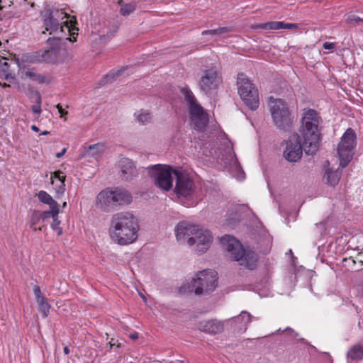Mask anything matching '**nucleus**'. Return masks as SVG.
<instances>
[{"mask_svg":"<svg viewBox=\"0 0 363 363\" xmlns=\"http://www.w3.org/2000/svg\"><path fill=\"white\" fill-rule=\"evenodd\" d=\"M322 121L319 113L314 109L305 108L302 114L300 135L306 155H314L319 148L321 138L319 125Z\"/></svg>","mask_w":363,"mask_h":363,"instance_id":"nucleus-1","label":"nucleus"},{"mask_svg":"<svg viewBox=\"0 0 363 363\" xmlns=\"http://www.w3.org/2000/svg\"><path fill=\"white\" fill-rule=\"evenodd\" d=\"M139 225L137 219L130 212H119L113 215L110 234L119 245L133 243L138 238Z\"/></svg>","mask_w":363,"mask_h":363,"instance_id":"nucleus-2","label":"nucleus"},{"mask_svg":"<svg viewBox=\"0 0 363 363\" xmlns=\"http://www.w3.org/2000/svg\"><path fill=\"white\" fill-rule=\"evenodd\" d=\"M176 237L182 243H187L190 246L195 245V250L200 253L205 252L212 241L210 231L186 222H180L177 224Z\"/></svg>","mask_w":363,"mask_h":363,"instance_id":"nucleus-3","label":"nucleus"},{"mask_svg":"<svg viewBox=\"0 0 363 363\" xmlns=\"http://www.w3.org/2000/svg\"><path fill=\"white\" fill-rule=\"evenodd\" d=\"M225 250L230 253L232 259L239 264L253 270L257 267L258 255L249 248H244L241 243L230 235H225L220 239Z\"/></svg>","mask_w":363,"mask_h":363,"instance_id":"nucleus-4","label":"nucleus"},{"mask_svg":"<svg viewBox=\"0 0 363 363\" xmlns=\"http://www.w3.org/2000/svg\"><path fill=\"white\" fill-rule=\"evenodd\" d=\"M269 106L274 125L281 130H290L294 124V118L287 103L281 99L271 96Z\"/></svg>","mask_w":363,"mask_h":363,"instance_id":"nucleus-5","label":"nucleus"},{"mask_svg":"<svg viewBox=\"0 0 363 363\" xmlns=\"http://www.w3.org/2000/svg\"><path fill=\"white\" fill-rule=\"evenodd\" d=\"M217 285V272L211 269H205L196 274L189 288L197 295H206L213 291Z\"/></svg>","mask_w":363,"mask_h":363,"instance_id":"nucleus-6","label":"nucleus"},{"mask_svg":"<svg viewBox=\"0 0 363 363\" xmlns=\"http://www.w3.org/2000/svg\"><path fill=\"white\" fill-rule=\"evenodd\" d=\"M174 176L175 178L174 192L179 198L192 200L196 203L201 200L197 196L196 185L188 173L181 170H175L174 171Z\"/></svg>","mask_w":363,"mask_h":363,"instance_id":"nucleus-7","label":"nucleus"},{"mask_svg":"<svg viewBox=\"0 0 363 363\" xmlns=\"http://www.w3.org/2000/svg\"><path fill=\"white\" fill-rule=\"evenodd\" d=\"M238 92L245 104L252 111L259 105V94L257 87L242 73L238 74L237 79Z\"/></svg>","mask_w":363,"mask_h":363,"instance_id":"nucleus-8","label":"nucleus"},{"mask_svg":"<svg viewBox=\"0 0 363 363\" xmlns=\"http://www.w3.org/2000/svg\"><path fill=\"white\" fill-rule=\"evenodd\" d=\"M356 145L357 135L355 131L349 128L342 136L337 147V154L341 168L345 167L352 159Z\"/></svg>","mask_w":363,"mask_h":363,"instance_id":"nucleus-9","label":"nucleus"},{"mask_svg":"<svg viewBox=\"0 0 363 363\" xmlns=\"http://www.w3.org/2000/svg\"><path fill=\"white\" fill-rule=\"evenodd\" d=\"M169 166L155 164L148 168L149 175L157 187L169 191L172 187L174 171Z\"/></svg>","mask_w":363,"mask_h":363,"instance_id":"nucleus-10","label":"nucleus"},{"mask_svg":"<svg viewBox=\"0 0 363 363\" xmlns=\"http://www.w3.org/2000/svg\"><path fill=\"white\" fill-rule=\"evenodd\" d=\"M47 43L50 48L45 50L46 63L56 64L67 59L69 54L60 38H49Z\"/></svg>","mask_w":363,"mask_h":363,"instance_id":"nucleus-11","label":"nucleus"},{"mask_svg":"<svg viewBox=\"0 0 363 363\" xmlns=\"http://www.w3.org/2000/svg\"><path fill=\"white\" fill-rule=\"evenodd\" d=\"M221 82V77L216 66H211L201 72V76L199 82V86L202 92L209 95L218 89Z\"/></svg>","mask_w":363,"mask_h":363,"instance_id":"nucleus-12","label":"nucleus"},{"mask_svg":"<svg viewBox=\"0 0 363 363\" xmlns=\"http://www.w3.org/2000/svg\"><path fill=\"white\" fill-rule=\"evenodd\" d=\"M304 150L303 143L298 134L291 135L286 141L284 156L286 160L291 162L298 161Z\"/></svg>","mask_w":363,"mask_h":363,"instance_id":"nucleus-13","label":"nucleus"},{"mask_svg":"<svg viewBox=\"0 0 363 363\" xmlns=\"http://www.w3.org/2000/svg\"><path fill=\"white\" fill-rule=\"evenodd\" d=\"M118 168L119 169L120 177L124 181H130L139 174L135 162L127 157H123L118 161Z\"/></svg>","mask_w":363,"mask_h":363,"instance_id":"nucleus-14","label":"nucleus"},{"mask_svg":"<svg viewBox=\"0 0 363 363\" xmlns=\"http://www.w3.org/2000/svg\"><path fill=\"white\" fill-rule=\"evenodd\" d=\"M189 113L195 128L199 130H203L208 123V116L201 106H194L189 110Z\"/></svg>","mask_w":363,"mask_h":363,"instance_id":"nucleus-15","label":"nucleus"},{"mask_svg":"<svg viewBox=\"0 0 363 363\" xmlns=\"http://www.w3.org/2000/svg\"><path fill=\"white\" fill-rule=\"evenodd\" d=\"M198 328L205 333L216 335L224 330V324L217 319L203 320L199 323Z\"/></svg>","mask_w":363,"mask_h":363,"instance_id":"nucleus-16","label":"nucleus"},{"mask_svg":"<svg viewBox=\"0 0 363 363\" xmlns=\"http://www.w3.org/2000/svg\"><path fill=\"white\" fill-rule=\"evenodd\" d=\"M97 206L104 211H108L115 207L112 190L106 189L96 196Z\"/></svg>","mask_w":363,"mask_h":363,"instance_id":"nucleus-17","label":"nucleus"},{"mask_svg":"<svg viewBox=\"0 0 363 363\" xmlns=\"http://www.w3.org/2000/svg\"><path fill=\"white\" fill-rule=\"evenodd\" d=\"M22 74L25 77L35 81L39 84H49L52 80L50 74L38 73L34 69H24Z\"/></svg>","mask_w":363,"mask_h":363,"instance_id":"nucleus-18","label":"nucleus"},{"mask_svg":"<svg viewBox=\"0 0 363 363\" xmlns=\"http://www.w3.org/2000/svg\"><path fill=\"white\" fill-rule=\"evenodd\" d=\"M33 293L35 296L36 301L38 304L39 309L43 314V318H47L49 314L50 305L47 299L43 296L40 288L38 285H34Z\"/></svg>","mask_w":363,"mask_h":363,"instance_id":"nucleus-19","label":"nucleus"},{"mask_svg":"<svg viewBox=\"0 0 363 363\" xmlns=\"http://www.w3.org/2000/svg\"><path fill=\"white\" fill-rule=\"evenodd\" d=\"M254 28H261L263 30H279V29H292L296 28L295 23H286L283 21H270L264 23H258L253 26Z\"/></svg>","mask_w":363,"mask_h":363,"instance_id":"nucleus-20","label":"nucleus"},{"mask_svg":"<svg viewBox=\"0 0 363 363\" xmlns=\"http://www.w3.org/2000/svg\"><path fill=\"white\" fill-rule=\"evenodd\" d=\"M115 207L118 206L128 205L132 201L131 194L126 190L116 189L112 190Z\"/></svg>","mask_w":363,"mask_h":363,"instance_id":"nucleus-21","label":"nucleus"},{"mask_svg":"<svg viewBox=\"0 0 363 363\" xmlns=\"http://www.w3.org/2000/svg\"><path fill=\"white\" fill-rule=\"evenodd\" d=\"M341 174L342 172L339 170V168L336 170L328 168L325 170L323 181L327 185L335 187L339 183Z\"/></svg>","mask_w":363,"mask_h":363,"instance_id":"nucleus-22","label":"nucleus"},{"mask_svg":"<svg viewBox=\"0 0 363 363\" xmlns=\"http://www.w3.org/2000/svg\"><path fill=\"white\" fill-rule=\"evenodd\" d=\"M347 359L350 361L359 362L363 359V344L357 343L347 351Z\"/></svg>","mask_w":363,"mask_h":363,"instance_id":"nucleus-23","label":"nucleus"},{"mask_svg":"<svg viewBox=\"0 0 363 363\" xmlns=\"http://www.w3.org/2000/svg\"><path fill=\"white\" fill-rule=\"evenodd\" d=\"M45 30L52 34L60 28V23L57 18H52V14L45 15L43 19Z\"/></svg>","mask_w":363,"mask_h":363,"instance_id":"nucleus-24","label":"nucleus"},{"mask_svg":"<svg viewBox=\"0 0 363 363\" xmlns=\"http://www.w3.org/2000/svg\"><path fill=\"white\" fill-rule=\"evenodd\" d=\"M253 318H255L250 313L244 311H242L238 316L234 318V321L238 323H242L240 329L245 332L247 328V325Z\"/></svg>","mask_w":363,"mask_h":363,"instance_id":"nucleus-25","label":"nucleus"},{"mask_svg":"<svg viewBox=\"0 0 363 363\" xmlns=\"http://www.w3.org/2000/svg\"><path fill=\"white\" fill-rule=\"evenodd\" d=\"M45 51L40 50L29 53L26 56V60L30 63L45 62Z\"/></svg>","mask_w":363,"mask_h":363,"instance_id":"nucleus-26","label":"nucleus"},{"mask_svg":"<svg viewBox=\"0 0 363 363\" xmlns=\"http://www.w3.org/2000/svg\"><path fill=\"white\" fill-rule=\"evenodd\" d=\"M182 93L184 95V100L189 105V108H193L195 106H199V104L197 103L195 96H194L192 91L188 88H183L182 89Z\"/></svg>","mask_w":363,"mask_h":363,"instance_id":"nucleus-27","label":"nucleus"},{"mask_svg":"<svg viewBox=\"0 0 363 363\" xmlns=\"http://www.w3.org/2000/svg\"><path fill=\"white\" fill-rule=\"evenodd\" d=\"M41 214H40V211L38 210H33L31 212V214L30 215V220H29V226L30 228H32L33 230H42L41 227H37L36 225L40 222L41 220Z\"/></svg>","mask_w":363,"mask_h":363,"instance_id":"nucleus-28","label":"nucleus"},{"mask_svg":"<svg viewBox=\"0 0 363 363\" xmlns=\"http://www.w3.org/2000/svg\"><path fill=\"white\" fill-rule=\"evenodd\" d=\"M38 198L39 201L45 204L49 205V206H57V202L55 201L52 197L47 193L45 191L41 190L38 194Z\"/></svg>","mask_w":363,"mask_h":363,"instance_id":"nucleus-29","label":"nucleus"},{"mask_svg":"<svg viewBox=\"0 0 363 363\" xmlns=\"http://www.w3.org/2000/svg\"><path fill=\"white\" fill-rule=\"evenodd\" d=\"M58 213L59 206H50L49 211H45L43 212L40 211V214H41V220H43V221L50 217L54 218L55 217L57 216Z\"/></svg>","mask_w":363,"mask_h":363,"instance_id":"nucleus-30","label":"nucleus"},{"mask_svg":"<svg viewBox=\"0 0 363 363\" xmlns=\"http://www.w3.org/2000/svg\"><path fill=\"white\" fill-rule=\"evenodd\" d=\"M90 154L94 157L100 156L104 150V145L100 143L91 145L89 147Z\"/></svg>","mask_w":363,"mask_h":363,"instance_id":"nucleus-31","label":"nucleus"},{"mask_svg":"<svg viewBox=\"0 0 363 363\" xmlns=\"http://www.w3.org/2000/svg\"><path fill=\"white\" fill-rule=\"evenodd\" d=\"M137 121L140 124L145 125L151 121V115L149 112L141 111L136 114Z\"/></svg>","mask_w":363,"mask_h":363,"instance_id":"nucleus-32","label":"nucleus"},{"mask_svg":"<svg viewBox=\"0 0 363 363\" xmlns=\"http://www.w3.org/2000/svg\"><path fill=\"white\" fill-rule=\"evenodd\" d=\"M230 31V29L227 27H221L217 29H213V30H203L201 34L203 35H223L224 33H226Z\"/></svg>","mask_w":363,"mask_h":363,"instance_id":"nucleus-33","label":"nucleus"},{"mask_svg":"<svg viewBox=\"0 0 363 363\" xmlns=\"http://www.w3.org/2000/svg\"><path fill=\"white\" fill-rule=\"evenodd\" d=\"M136 9V6L134 4H126L121 7L120 13L123 16H128L133 13Z\"/></svg>","mask_w":363,"mask_h":363,"instance_id":"nucleus-34","label":"nucleus"},{"mask_svg":"<svg viewBox=\"0 0 363 363\" xmlns=\"http://www.w3.org/2000/svg\"><path fill=\"white\" fill-rule=\"evenodd\" d=\"M52 14V18H57V20L59 19L63 20L64 18L67 17V14L64 12L62 10H51L48 9L46 12V15Z\"/></svg>","mask_w":363,"mask_h":363,"instance_id":"nucleus-35","label":"nucleus"},{"mask_svg":"<svg viewBox=\"0 0 363 363\" xmlns=\"http://www.w3.org/2000/svg\"><path fill=\"white\" fill-rule=\"evenodd\" d=\"M6 60V57L0 56V71L6 74V79H8L9 76L8 74L9 65Z\"/></svg>","mask_w":363,"mask_h":363,"instance_id":"nucleus-36","label":"nucleus"},{"mask_svg":"<svg viewBox=\"0 0 363 363\" xmlns=\"http://www.w3.org/2000/svg\"><path fill=\"white\" fill-rule=\"evenodd\" d=\"M60 220L58 219L57 216L53 218L52 223H51V228L52 230L57 231V234L58 236L62 234V229L60 226Z\"/></svg>","mask_w":363,"mask_h":363,"instance_id":"nucleus-37","label":"nucleus"},{"mask_svg":"<svg viewBox=\"0 0 363 363\" xmlns=\"http://www.w3.org/2000/svg\"><path fill=\"white\" fill-rule=\"evenodd\" d=\"M123 70H118L116 72H110L104 77V79L106 82H112L114 80L115 77H118L122 74Z\"/></svg>","mask_w":363,"mask_h":363,"instance_id":"nucleus-38","label":"nucleus"},{"mask_svg":"<svg viewBox=\"0 0 363 363\" xmlns=\"http://www.w3.org/2000/svg\"><path fill=\"white\" fill-rule=\"evenodd\" d=\"M77 23V21H76V18H72V19H71L69 21V22L68 21H65L63 23V24L68 28L69 30V32H72V30H78V28H75V24Z\"/></svg>","mask_w":363,"mask_h":363,"instance_id":"nucleus-39","label":"nucleus"},{"mask_svg":"<svg viewBox=\"0 0 363 363\" xmlns=\"http://www.w3.org/2000/svg\"><path fill=\"white\" fill-rule=\"evenodd\" d=\"M118 28L115 27L113 30L108 32L107 35H101L100 36L101 40L106 41L112 38L117 32Z\"/></svg>","mask_w":363,"mask_h":363,"instance_id":"nucleus-40","label":"nucleus"},{"mask_svg":"<svg viewBox=\"0 0 363 363\" xmlns=\"http://www.w3.org/2000/svg\"><path fill=\"white\" fill-rule=\"evenodd\" d=\"M38 104L33 105L32 106V111L35 113H40V112H41V107H40L41 99H40V95L39 93H38Z\"/></svg>","mask_w":363,"mask_h":363,"instance_id":"nucleus-41","label":"nucleus"},{"mask_svg":"<svg viewBox=\"0 0 363 363\" xmlns=\"http://www.w3.org/2000/svg\"><path fill=\"white\" fill-rule=\"evenodd\" d=\"M61 174H62V172L60 171L54 172L51 175V179L55 178L60 181L61 183H64L65 181V177L62 176Z\"/></svg>","mask_w":363,"mask_h":363,"instance_id":"nucleus-42","label":"nucleus"},{"mask_svg":"<svg viewBox=\"0 0 363 363\" xmlns=\"http://www.w3.org/2000/svg\"><path fill=\"white\" fill-rule=\"evenodd\" d=\"M336 45L335 43H330V42H325L323 45V48L325 50H333L335 49Z\"/></svg>","mask_w":363,"mask_h":363,"instance_id":"nucleus-43","label":"nucleus"},{"mask_svg":"<svg viewBox=\"0 0 363 363\" xmlns=\"http://www.w3.org/2000/svg\"><path fill=\"white\" fill-rule=\"evenodd\" d=\"M56 108H57L61 118H62L64 116H65L68 113L67 111H65L62 108V106L60 104L56 106Z\"/></svg>","mask_w":363,"mask_h":363,"instance_id":"nucleus-44","label":"nucleus"},{"mask_svg":"<svg viewBox=\"0 0 363 363\" xmlns=\"http://www.w3.org/2000/svg\"><path fill=\"white\" fill-rule=\"evenodd\" d=\"M350 20L353 21H355L357 23L363 22V16H357V15H352L350 17Z\"/></svg>","mask_w":363,"mask_h":363,"instance_id":"nucleus-45","label":"nucleus"},{"mask_svg":"<svg viewBox=\"0 0 363 363\" xmlns=\"http://www.w3.org/2000/svg\"><path fill=\"white\" fill-rule=\"evenodd\" d=\"M65 182L64 183H61L60 186L58 187L57 190V192L58 194H63L64 191H65Z\"/></svg>","mask_w":363,"mask_h":363,"instance_id":"nucleus-46","label":"nucleus"},{"mask_svg":"<svg viewBox=\"0 0 363 363\" xmlns=\"http://www.w3.org/2000/svg\"><path fill=\"white\" fill-rule=\"evenodd\" d=\"M129 337L131 340H136L138 339L139 335L138 333L135 332L133 333L130 334Z\"/></svg>","mask_w":363,"mask_h":363,"instance_id":"nucleus-47","label":"nucleus"},{"mask_svg":"<svg viewBox=\"0 0 363 363\" xmlns=\"http://www.w3.org/2000/svg\"><path fill=\"white\" fill-rule=\"evenodd\" d=\"M66 151H67V149L65 147L63 148L61 152L56 154V157H57V158L62 157L65 154Z\"/></svg>","mask_w":363,"mask_h":363,"instance_id":"nucleus-48","label":"nucleus"},{"mask_svg":"<svg viewBox=\"0 0 363 363\" xmlns=\"http://www.w3.org/2000/svg\"><path fill=\"white\" fill-rule=\"evenodd\" d=\"M63 351L65 354H69L70 352L69 347L67 346L64 347Z\"/></svg>","mask_w":363,"mask_h":363,"instance_id":"nucleus-49","label":"nucleus"},{"mask_svg":"<svg viewBox=\"0 0 363 363\" xmlns=\"http://www.w3.org/2000/svg\"><path fill=\"white\" fill-rule=\"evenodd\" d=\"M31 129L35 132L39 131V128L35 125H31Z\"/></svg>","mask_w":363,"mask_h":363,"instance_id":"nucleus-50","label":"nucleus"},{"mask_svg":"<svg viewBox=\"0 0 363 363\" xmlns=\"http://www.w3.org/2000/svg\"><path fill=\"white\" fill-rule=\"evenodd\" d=\"M50 133V131H48V130H45V131H43L40 135H49Z\"/></svg>","mask_w":363,"mask_h":363,"instance_id":"nucleus-51","label":"nucleus"},{"mask_svg":"<svg viewBox=\"0 0 363 363\" xmlns=\"http://www.w3.org/2000/svg\"><path fill=\"white\" fill-rule=\"evenodd\" d=\"M67 40H69V41H76V38L73 37V39L71 38H67Z\"/></svg>","mask_w":363,"mask_h":363,"instance_id":"nucleus-52","label":"nucleus"},{"mask_svg":"<svg viewBox=\"0 0 363 363\" xmlns=\"http://www.w3.org/2000/svg\"><path fill=\"white\" fill-rule=\"evenodd\" d=\"M286 331H289V332L294 333V330L290 328H286Z\"/></svg>","mask_w":363,"mask_h":363,"instance_id":"nucleus-53","label":"nucleus"},{"mask_svg":"<svg viewBox=\"0 0 363 363\" xmlns=\"http://www.w3.org/2000/svg\"><path fill=\"white\" fill-rule=\"evenodd\" d=\"M2 86H3V87H9V86H10V85H9V84H8L4 83V84H2Z\"/></svg>","mask_w":363,"mask_h":363,"instance_id":"nucleus-54","label":"nucleus"},{"mask_svg":"<svg viewBox=\"0 0 363 363\" xmlns=\"http://www.w3.org/2000/svg\"><path fill=\"white\" fill-rule=\"evenodd\" d=\"M66 204H67V203H66V202H65V203H63L62 206H63V207L66 206Z\"/></svg>","mask_w":363,"mask_h":363,"instance_id":"nucleus-55","label":"nucleus"},{"mask_svg":"<svg viewBox=\"0 0 363 363\" xmlns=\"http://www.w3.org/2000/svg\"><path fill=\"white\" fill-rule=\"evenodd\" d=\"M74 34H75V33L73 31L70 35H74Z\"/></svg>","mask_w":363,"mask_h":363,"instance_id":"nucleus-56","label":"nucleus"},{"mask_svg":"<svg viewBox=\"0 0 363 363\" xmlns=\"http://www.w3.org/2000/svg\"><path fill=\"white\" fill-rule=\"evenodd\" d=\"M62 28H63V26H60L61 31H62Z\"/></svg>","mask_w":363,"mask_h":363,"instance_id":"nucleus-57","label":"nucleus"},{"mask_svg":"<svg viewBox=\"0 0 363 363\" xmlns=\"http://www.w3.org/2000/svg\"><path fill=\"white\" fill-rule=\"evenodd\" d=\"M1 9H2V6H0V10H1Z\"/></svg>","mask_w":363,"mask_h":363,"instance_id":"nucleus-58","label":"nucleus"}]
</instances>
